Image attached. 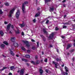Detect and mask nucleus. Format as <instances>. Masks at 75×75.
Here are the masks:
<instances>
[{"instance_id": "f257e3e1", "label": "nucleus", "mask_w": 75, "mask_h": 75, "mask_svg": "<svg viewBox=\"0 0 75 75\" xmlns=\"http://www.w3.org/2000/svg\"><path fill=\"white\" fill-rule=\"evenodd\" d=\"M28 2L27 1H25L24 2V3L22 4V12L23 14H25L26 13V12L25 11V4L27 5L28 4Z\"/></svg>"}, {"instance_id": "f03ea898", "label": "nucleus", "mask_w": 75, "mask_h": 75, "mask_svg": "<svg viewBox=\"0 0 75 75\" xmlns=\"http://www.w3.org/2000/svg\"><path fill=\"white\" fill-rule=\"evenodd\" d=\"M15 10H16L15 8H14L10 11L8 16L9 17H11L12 14H13V12L15 11Z\"/></svg>"}, {"instance_id": "7ed1b4c3", "label": "nucleus", "mask_w": 75, "mask_h": 75, "mask_svg": "<svg viewBox=\"0 0 75 75\" xmlns=\"http://www.w3.org/2000/svg\"><path fill=\"white\" fill-rule=\"evenodd\" d=\"M22 42H23V43H24V44H26V46L27 47H30V45L29 44V42H28V41L25 40H22Z\"/></svg>"}, {"instance_id": "20e7f679", "label": "nucleus", "mask_w": 75, "mask_h": 75, "mask_svg": "<svg viewBox=\"0 0 75 75\" xmlns=\"http://www.w3.org/2000/svg\"><path fill=\"white\" fill-rule=\"evenodd\" d=\"M20 14V10H18L17 11V12L16 13V18L18 19L19 18V16Z\"/></svg>"}, {"instance_id": "39448f33", "label": "nucleus", "mask_w": 75, "mask_h": 75, "mask_svg": "<svg viewBox=\"0 0 75 75\" xmlns=\"http://www.w3.org/2000/svg\"><path fill=\"white\" fill-rule=\"evenodd\" d=\"M11 24L10 23H9L7 25L6 28V31L7 32H8V31L10 30V27H11Z\"/></svg>"}, {"instance_id": "423d86ee", "label": "nucleus", "mask_w": 75, "mask_h": 75, "mask_svg": "<svg viewBox=\"0 0 75 75\" xmlns=\"http://www.w3.org/2000/svg\"><path fill=\"white\" fill-rule=\"evenodd\" d=\"M39 72L40 73V75H42V74L43 73V70L42 69V67H41L40 68Z\"/></svg>"}, {"instance_id": "0eeeda50", "label": "nucleus", "mask_w": 75, "mask_h": 75, "mask_svg": "<svg viewBox=\"0 0 75 75\" xmlns=\"http://www.w3.org/2000/svg\"><path fill=\"white\" fill-rule=\"evenodd\" d=\"M71 47H72V45H71V44H70L69 43H68V45L67 46L66 49L68 50V49H69V48H71Z\"/></svg>"}, {"instance_id": "6e6552de", "label": "nucleus", "mask_w": 75, "mask_h": 75, "mask_svg": "<svg viewBox=\"0 0 75 75\" xmlns=\"http://www.w3.org/2000/svg\"><path fill=\"white\" fill-rule=\"evenodd\" d=\"M24 69H21L20 72V75H23V74H24Z\"/></svg>"}, {"instance_id": "1a4fd4ad", "label": "nucleus", "mask_w": 75, "mask_h": 75, "mask_svg": "<svg viewBox=\"0 0 75 75\" xmlns=\"http://www.w3.org/2000/svg\"><path fill=\"white\" fill-rule=\"evenodd\" d=\"M52 64L55 65V67L56 68H58V67H57V66H58V65H57V64H58V63H57V62H56L54 61H53Z\"/></svg>"}, {"instance_id": "9d476101", "label": "nucleus", "mask_w": 75, "mask_h": 75, "mask_svg": "<svg viewBox=\"0 0 75 75\" xmlns=\"http://www.w3.org/2000/svg\"><path fill=\"white\" fill-rule=\"evenodd\" d=\"M43 31L44 34H45L46 35H47L48 34V32H47V31H46V29L43 28Z\"/></svg>"}, {"instance_id": "9b49d317", "label": "nucleus", "mask_w": 75, "mask_h": 75, "mask_svg": "<svg viewBox=\"0 0 75 75\" xmlns=\"http://www.w3.org/2000/svg\"><path fill=\"white\" fill-rule=\"evenodd\" d=\"M54 37V33H52L50 35V36L49 37V38L50 39H52V38Z\"/></svg>"}, {"instance_id": "f8f14e48", "label": "nucleus", "mask_w": 75, "mask_h": 75, "mask_svg": "<svg viewBox=\"0 0 75 75\" xmlns=\"http://www.w3.org/2000/svg\"><path fill=\"white\" fill-rule=\"evenodd\" d=\"M13 45L15 47H18V44L16 42L13 43Z\"/></svg>"}, {"instance_id": "ddd939ff", "label": "nucleus", "mask_w": 75, "mask_h": 75, "mask_svg": "<svg viewBox=\"0 0 75 75\" xmlns=\"http://www.w3.org/2000/svg\"><path fill=\"white\" fill-rule=\"evenodd\" d=\"M40 14H41V13H40V12L39 11L38 13H36L35 15V16L36 17H38L40 15Z\"/></svg>"}, {"instance_id": "4468645a", "label": "nucleus", "mask_w": 75, "mask_h": 75, "mask_svg": "<svg viewBox=\"0 0 75 75\" xmlns=\"http://www.w3.org/2000/svg\"><path fill=\"white\" fill-rule=\"evenodd\" d=\"M16 40V39L15 38V37H12L11 38V40L12 42H14L15 41V40Z\"/></svg>"}, {"instance_id": "2eb2a0df", "label": "nucleus", "mask_w": 75, "mask_h": 75, "mask_svg": "<svg viewBox=\"0 0 75 75\" xmlns=\"http://www.w3.org/2000/svg\"><path fill=\"white\" fill-rule=\"evenodd\" d=\"M0 35L1 37H3L4 36V33L2 30H0Z\"/></svg>"}, {"instance_id": "dca6fc26", "label": "nucleus", "mask_w": 75, "mask_h": 75, "mask_svg": "<svg viewBox=\"0 0 75 75\" xmlns=\"http://www.w3.org/2000/svg\"><path fill=\"white\" fill-rule=\"evenodd\" d=\"M3 44L6 45H8V43L6 41H4L3 42Z\"/></svg>"}, {"instance_id": "f3484780", "label": "nucleus", "mask_w": 75, "mask_h": 75, "mask_svg": "<svg viewBox=\"0 0 75 75\" xmlns=\"http://www.w3.org/2000/svg\"><path fill=\"white\" fill-rule=\"evenodd\" d=\"M10 51L11 55H12V56H14V53L11 50H10Z\"/></svg>"}, {"instance_id": "a211bd4d", "label": "nucleus", "mask_w": 75, "mask_h": 75, "mask_svg": "<svg viewBox=\"0 0 75 75\" xmlns=\"http://www.w3.org/2000/svg\"><path fill=\"white\" fill-rule=\"evenodd\" d=\"M1 47L2 49H4L5 47V45L4 44H2L1 45Z\"/></svg>"}, {"instance_id": "6ab92c4d", "label": "nucleus", "mask_w": 75, "mask_h": 75, "mask_svg": "<svg viewBox=\"0 0 75 75\" xmlns=\"http://www.w3.org/2000/svg\"><path fill=\"white\" fill-rule=\"evenodd\" d=\"M19 26L21 27H24V26H25V25L24 24V23H22L21 24H20L19 25Z\"/></svg>"}, {"instance_id": "aec40b11", "label": "nucleus", "mask_w": 75, "mask_h": 75, "mask_svg": "<svg viewBox=\"0 0 75 75\" xmlns=\"http://www.w3.org/2000/svg\"><path fill=\"white\" fill-rule=\"evenodd\" d=\"M15 32L16 34H20V30L18 29L17 30H15Z\"/></svg>"}, {"instance_id": "412c9836", "label": "nucleus", "mask_w": 75, "mask_h": 75, "mask_svg": "<svg viewBox=\"0 0 75 75\" xmlns=\"http://www.w3.org/2000/svg\"><path fill=\"white\" fill-rule=\"evenodd\" d=\"M25 57L26 58H30V55L28 54L26 55H25Z\"/></svg>"}, {"instance_id": "4be33fe9", "label": "nucleus", "mask_w": 75, "mask_h": 75, "mask_svg": "<svg viewBox=\"0 0 75 75\" xmlns=\"http://www.w3.org/2000/svg\"><path fill=\"white\" fill-rule=\"evenodd\" d=\"M50 10L51 11H53L54 10V7H52V8L50 7Z\"/></svg>"}, {"instance_id": "5701e85b", "label": "nucleus", "mask_w": 75, "mask_h": 75, "mask_svg": "<svg viewBox=\"0 0 75 75\" xmlns=\"http://www.w3.org/2000/svg\"><path fill=\"white\" fill-rule=\"evenodd\" d=\"M40 62V60H37L35 62L36 64H39Z\"/></svg>"}, {"instance_id": "b1692460", "label": "nucleus", "mask_w": 75, "mask_h": 75, "mask_svg": "<svg viewBox=\"0 0 75 75\" xmlns=\"http://www.w3.org/2000/svg\"><path fill=\"white\" fill-rule=\"evenodd\" d=\"M56 60L57 62H58L59 61L60 62L61 61V59H59V58H57L56 59Z\"/></svg>"}, {"instance_id": "393cba45", "label": "nucleus", "mask_w": 75, "mask_h": 75, "mask_svg": "<svg viewBox=\"0 0 75 75\" xmlns=\"http://www.w3.org/2000/svg\"><path fill=\"white\" fill-rule=\"evenodd\" d=\"M22 60L23 61H24L25 62H27V60L25 59H24V58H23L22 59Z\"/></svg>"}, {"instance_id": "a878e982", "label": "nucleus", "mask_w": 75, "mask_h": 75, "mask_svg": "<svg viewBox=\"0 0 75 75\" xmlns=\"http://www.w3.org/2000/svg\"><path fill=\"white\" fill-rule=\"evenodd\" d=\"M11 70L12 71L13 70V69H14V66H13L10 67Z\"/></svg>"}, {"instance_id": "bb28decb", "label": "nucleus", "mask_w": 75, "mask_h": 75, "mask_svg": "<svg viewBox=\"0 0 75 75\" xmlns=\"http://www.w3.org/2000/svg\"><path fill=\"white\" fill-rule=\"evenodd\" d=\"M51 0H45V3H48V2H50Z\"/></svg>"}, {"instance_id": "cd10ccee", "label": "nucleus", "mask_w": 75, "mask_h": 75, "mask_svg": "<svg viewBox=\"0 0 75 75\" xmlns=\"http://www.w3.org/2000/svg\"><path fill=\"white\" fill-rule=\"evenodd\" d=\"M30 62L31 63V64H33V65H35V62H34L33 61H30Z\"/></svg>"}, {"instance_id": "c85d7f7f", "label": "nucleus", "mask_w": 75, "mask_h": 75, "mask_svg": "<svg viewBox=\"0 0 75 75\" xmlns=\"http://www.w3.org/2000/svg\"><path fill=\"white\" fill-rule=\"evenodd\" d=\"M31 49H32V50H35L36 49V48L35 47V46H33L32 47Z\"/></svg>"}, {"instance_id": "c756f323", "label": "nucleus", "mask_w": 75, "mask_h": 75, "mask_svg": "<svg viewBox=\"0 0 75 75\" xmlns=\"http://www.w3.org/2000/svg\"><path fill=\"white\" fill-rule=\"evenodd\" d=\"M7 67H3V69L1 70L0 71H3V70L5 69H7Z\"/></svg>"}, {"instance_id": "7c9ffc66", "label": "nucleus", "mask_w": 75, "mask_h": 75, "mask_svg": "<svg viewBox=\"0 0 75 75\" xmlns=\"http://www.w3.org/2000/svg\"><path fill=\"white\" fill-rule=\"evenodd\" d=\"M42 40L43 41H44V42H45V41H46V38H45V37L42 39Z\"/></svg>"}, {"instance_id": "2f4dec72", "label": "nucleus", "mask_w": 75, "mask_h": 75, "mask_svg": "<svg viewBox=\"0 0 75 75\" xmlns=\"http://www.w3.org/2000/svg\"><path fill=\"white\" fill-rule=\"evenodd\" d=\"M5 6H9V4L7 2L5 3Z\"/></svg>"}, {"instance_id": "473e14b6", "label": "nucleus", "mask_w": 75, "mask_h": 75, "mask_svg": "<svg viewBox=\"0 0 75 75\" xmlns=\"http://www.w3.org/2000/svg\"><path fill=\"white\" fill-rule=\"evenodd\" d=\"M65 69H66V72H68V70L67 69L68 68L66 67H65Z\"/></svg>"}, {"instance_id": "72a5a7b5", "label": "nucleus", "mask_w": 75, "mask_h": 75, "mask_svg": "<svg viewBox=\"0 0 75 75\" xmlns=\"http://www.w3.org/2000/svg\"><path fill=\"white\" fill-rule=\"evenodd\" d=\"M33 22L35 23H36V20L35 18L33 20Z\"/></svg>"}, {"instance_id": "f704fd0d", "label": "nucleus", "mask_w": 75, "mask_h": 75, "mask_svg": "<svg viewBox=\"0 0 75 75\" xmlns=\"http://www.w3.org/2000/svg\"><path fill=\"white\" fill-rule=\"evenodd\" d=\"M40 37H41V38H42V39L43 38H44L45 37H44V35H40Z\"/></svg>"}, {"instance_id": "c9c22d12", "label": "nucleus", "mask_w": 75, "mask_h": 75, "mask_svg": "<svg viewBox=\"0 0 75 75\" xmlns=\"http://www.w3.org/2000/svg\"><path fill=\"white\" fill-rule=\"evenodd\" d=\"M22 50H23V51H25V49L23 47H22L21 48Z\"/></svg>"}, {"instance_id": "e433bc0d", "label": "nucleus", "mask_w": 75, "mask_h": 75, "mask_svg": "<svg viewBox=\"0 0 75 75\" xmlns=\"http://www.w3.org/2000/svg\"><path fill=\"white\" fill-rule=\"evenodd\" d=\"M45 71L46 72V73H48V71H49V70L48 69H46L45 70Z\"/></svg>"}, {"instance_id": "4c0bfd02", "label": "nucleus", "mask_w": 75, "mask_h": 75, "mask_svg": "<svg viewBox=\"0 0 75 75\" xmlns=\"http://www.w3.org/2000/svg\"><path fill=\"white\" fill-rule=\"evenodd\" d=\"M74 51H75V50L74 49H72L71 50L70 52L71 53L73 52H74Z\"/></svg>"}, {"instance_id": "58836bf2", "label": "nucleus", "mask_w": 75, "mask_h": 75, "mask_svg": "<svg viewBox=\"0 0 75 75\" xmlns=\"http://www.w3.org/2000/svg\"><path fill=\"white\" fill-rule=\"evenodd\" d=\"M47 61H48V59L47 58H46L45 59V62H47Z\"/></svg>"}, {"instance_id": "ea45409f", "label": "nucleus", "mask_w": 75, "mask_h": 75, "mask_svg": "<svg viewBox=\"0 0 75 75\" xmlns=\"http://www.w3.org/2000/svg\"><path fill=\"white\" fill-rule=\"evenodd\" d=\"M62 75H65V73L64 72H63L62 73Z\"/></svg>"}, {"instance_id": "a19ab883", "label": "nucleus", "mask_w": 75, "mask_h": 75, "mask_svg": "<svg viewBox=\"0 0 75 75\" xmlns=\"http://www.w3.org/2000/svg\"><path fill=\"white\" fill-rule=\"evenodd\" d=\"M55 30H59V28H58V27H56L55 28Z\"/></svg>"}, {"instance_id": "79ce46f5", "label": "nucleus", "mask_w": 75, "mask_h": 75, "mask_svg": "<svg viewBox=\"0 0 75 75\" xmlns=\"http://www.w3.org/2000/svg\"><path fill=\"white\" fill-rule=\"evenodd\" d=\"M35 59H38V56L37 55H36L35 56Z\"/></svg>"}, {"instance_id": "37998d69", "label": "nucleus", "mask_w": 75, "mask_h": 75, "mask_svg": "<svg viewBox=\"0 0 75 75\" xmlns=\"http://www.w3.org/2000/svg\"><path fill=\"white\" fill-rule=\"evenodd\" d=\"M49 20H47L46 22V24H48V23H49Z\"/></svg>"}, {"instance_id": "c03bdc74", "label": "nucleus", "mask_w": 75, "mask_h": 75, "mask_svg": "<svg viewBox=\"0 0 75 75\" xmlns=\"http://www.w3.org/2000/svg\"><path fill=\"white\" fill-rule=\"evenodd\" d=\"M4 23L5 24H8V22L7 21H5L4 22Z\"/></svg>"}, {"instance_id": "a18cd8bd", "label": "nucleus", "mask_w": 75, "mask_h": 75, "mask_svg": "<svg viewBox=\"0 0 75 75\" xmlns=\"http://www.w3.org/2000/svg\"><path fill=\"white\" fill-rule=\"evenodd\" d=\"M3 11H2V10L1 9L0 10V14H3Z\"/></svg>"}, {"instance_id": "49530a36", "label": "nucleus", "mask_w": 75, "mask_h": 75, "mask_svg": "<svg viewBox=\"0 0 75 75\" xmlns=\"http://www.w3.org/2000/svg\"><path fill=\"white\" fill-rule=\"evenodd\" d=\"M67 26H65V25H64L63 27V28H67Z\"/></svg>"}, {"instance_id": "de8ad7c7", "label": "nucleus", "mask_w": 75, "mask_h": 75, "mask_svg": "<svg viewBox=\"0 0 75 75\" xmlns=\"http://www.w3.org/2000/svg\"><path fill=\"white\" fill-rule=\"evenodd\" d=\"M27 51L28 53H30V50H28Z\"/></svg>"}, {"instance_id": "09e8293b", "label": "nucleus", "mask_w": 75, "mask_h": 75, "mask_svg": "<svg viewBox=\"0 0 75 75\" xmlns=\"http://www.w3.org/2000/svg\"><path fill=\"white\" fill-rule=\"evenodd\" d=\"M68 25L69 24V23L67 22L64 23V25Z\"/></svg>"}, {"instance_id": "8fccbe9b", "label": "nucleus", "mask_w": 75, "mask_h": 75, "mask_svg": "<svg viewBox=\"0 0 75 75\" xmlns=\"http://www.w3.org/2000/svg\"><path fill=\"white\" fill-rule=\"evenodd\" d=\"M14 26L13 25H11V28H12V29H14Z\"/></svg>"}, {"instance_id": "3c124183", "label": "nucleus", "mask_w": 75, "mask_h": 75, "mask_svg": "<svg viewBox=\"0 0 75 75\" xmlns=\"http://www.w3.org/2000/svg\"><path fill=\"white\" fill-rule=\"evenodd\" d=\"M37 45L38 47H39V42H37Z\"/></svg>"}, {"instance_id": "603ef678", "label": "nucleus", "mask_w": 75, "mask_h": 75, "mask_svg": "<svg viewBox=\"0 0 75 75\" xmlns=\"http://www.w3.org/2000/svg\"><path fill=\"white\" fill-rule=\"evenodd\" d=\"M52 45H50V46H49V48H52Z\"/></svg>"}, {"instance_id": "864d4df0", "label": "nucleus", "mask_w": 75, "mask_h": 75, "mask_svg": "<svg viewBox=\"0 0 75 75\" xmlns=\"http://www.w3.org/2000/svg\"><path fill=\"white\" fill-rule=\"evenodd\" d=\"M61 38H62V39H64V38H65V37L63 36H61Z\"/></svg>"}, {"instance_id": "5fc2aeb1", "label": "nucleus", "mask_w": 75, "mask_h": 75, "mask_svg": "<svg viewBox=\"0 0 75 75\" xmlns=\"http://www.w3.org/2000/svg\"><path fill=\"white\" fill-rule=\"evenodd\" d=\"M66 17H67V15H65L64 16V18H66Z\"/></svg>"}, {"instance_id": "6e6d98bb", "label": "nucleus", "mask_w": 75, "mask_h": 75, "mask_svg": "<svg viewBox=\"0 0 75 75\" xmlns=\"http://www.w3.org/2000/svg\"><path fill=\"white\" fill-rule=\"evenodd\" d=\"M21 34H22V35H24V32H22Z\"/></svg>"}, {"instance_id": "4d7b16f0", "label": "nucleus", "mask_w": 75, "mask_h": 75, "mask_svg": "<svg viewBox=\"0 0 75 75\" xmlns=\"http://www.w3.org/2000/svg\"><path fill=\"white\" fill-rule=\"evenodd\" d=\"M63 7H66V5H65V4H63Z\"/></svg>"}, {"instance_id": "13d9d810", "label": "nucleus", "mask_w": 75, "mask_h": 75, "mask_svg": "<svg viewBox=\"0 0 75 75\" xmlns=\"http://www.w3.org/2000/svg\"><path fill=\"white\" fill-rule=\"evenodd\" d=\"M31 41L32 42H35V40H34L33 39H32L31 40Z\"/></svg>"}, {"instance_id": "bf43d9fd", "label": "nucleus", "mask_w": 75, "mask_h": 75, "mask_svg": "<svg viewBox=\"0 0 75 75\" xmlns=\"http://www.w3.org/2000/svg\"><path fill=\"white\" fill-rule=\"evenodd\" d=\"M3 7V5L2 4H1V5L0 6V8H1V7Z\"/></svg>"}, {"instance_id": "052dcab7", "label": "nucleus", "mask_w": 75, "mask_h": 75, "mask_svg": "<svg viewBox=\"0 0 75 75\" xmlns=\"http://www.w3.org/2000/svg\"><path fill=\"white\" fill-rule=\"evenodd\" d=\"M65 1H66V0H64L62 1V3H65Z\"/></svg>"}, {"instance_id": "680f3d73", "label": "nucleus", "mask_w": 75, "mask_h": 75, "mask_svg": "<svg viewBox=\"0 0 75 75\" xmlns=\"http://www.w3.org/2000/svg\"><path fill=\"white\" fill-rule=\"evenodd\" d=\"M2 56H3V57H4L5 58H6V56H4V54H2Z\"/></svg>"}, {"instance_id": "e2e57ef3", "label": "nucleus", "mask_w": 75, "mask_h": 75, "mask_svg": "<svg viewBox=\"0 0 75 75\" xmlns=\"http://www.w3.org/2000/svg\"><path fill=\"white\" fill-rule=\"evenodd\" d=\"M26 65L27 66H28H28H29V65H30L28 63H27Z\"/></svg>"}, {"instance_id": "0e129e2a", "label": "nucleus", "mask_w": 75, "mask_h": 75, "mask_svg": "<svg viewBox=\"0 0 75 75\" xmlns=\"http://www.w3.org/2000/svg\"><path fill=\"white\" fill-rule=\"evenodd\" d=\"M9 75H12V73H10L9 74Z\"/></svg>"}, {"instance_id": "69168bd1", "label": "nucleus", "mask_w": 75, "mask_h": 75, "mask_svg": "<svg viewBox=\"0 0 75 75\" xmlns=\"http://www.w3.org/2000/svg\"><path fill=\"white\" fill-rule=\"evenodd\" d=\"M9 33L10 34H12V32H11V31H10L9 32Z\"/></svg>"}, {"instance_id": "338daca9", "label": "nucleus", "mask_w": 75, "mask_h": 75, "mask_svg": "<svg viewBox=\"0 0 75 75\" xmlns=\"http://www.w3.org/2000/svg\"><path fill=\"white\" fill-rule=\"evenodd\" d=\"M64 67V64H63L62 65V67Z\"/></svg>"}, {"instance_id": "774afa93", "label": "nucleus", "mask_w": 75, "mask_h": 75, "mask_svg": "<svg viewBox=\"0 0 75 75\" xmlns=\"http://www.w3.org/2000/svg\"><path fill=\"white\" fill-rule=\"evenodd\" d=\"M40 9V8H37V10H39Z\"/></svg>"}]
</instances>
